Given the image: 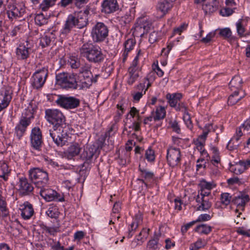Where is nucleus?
I'll use <instances>...</instances> for the list:
<instances>
[{
  "mask_svg": "<svg viewBox=\"0 0 250 250\" xmlns=\"http://www.w3.org/2000/svg\"><path fill=\"white\" fill-rule=\"evenodd\" d=\"M45 119L52 127L49 129V135L58 146H62L66 142L67 134L63 131L65 118L59 109L49 108L45 110Z\"/></svg>",
  "mask_w": 250,
  "mask_h": 250,
  "instance_id": "nucleus-1",
  "label": "nucleus"
},
{
  "mask_svg": "<svg viewBox=\"0 0 250 250\" xmlns=\"http://www.w3.org/2000/svg\"><path fill=\"white\" fill-rule=\"evenodd\" d=\"M88 22L87 15L82 12L76 14H70L67 17L65 23L60 33V40L61 42L68 38L74 27L82 28L85 26Z\"/></svg>",
  "mask_w": 250,
  "mask_h": 250,
  "instance_id": "nucleus-2",
  "label": "nucleus"
},
{
  "mask_svg": "<svg viewBox=\"0 0 250 250\" xmlns=\"http://www.w3.org/2000/svg\"><path fill=\"white\" fill-rule=\"evenodd\" d=\"M81 56L90 62L99 63L104 61L105 56L101 48L92 43H84L79 49Z\"/></svg>",
  "mask_w": 250,
  "mask_h": 250,
  "instance_id": "nucleus-3",
  "label": "nucleus"
},
{
  "mask_svg": "<svg viewBox=\"0 0 250 250\" xmlns=\"http://www.w3.org/2000/svg\"><path fill=\"white\" fill-rule=\"evenodd\" d=\"M28 173L29 179L36 188L40 189L46 187L48 184L49 178L48 173L46 171L35 167L30 169Z\"/></svg>",
  "mask_w": 250,
  "mask_h": 250,
  "instance_id": "nucleus-4",
  "label": "nucleus"
},
{
  "mask_svg": "<svg viewBox=\"0 0 250 250\" xmlns=\"http://www.w3.org/2000/svg\"><path fill=\"white\" fill-rule=\"evenodd\" d=\"M40 63L37 65V67L38 69L31 78V85L36 89L42 88L43 86L48 73V67L47 63L44 62L43 65L41 66L42 67H40Z\"/></svg>",
  "mask_w": 250,
  "mask_h": 250,
  "instance_id": "nucleus-5",
  "label": "nucleus"
},
{
  "mask_svg": "<svg viewBox=\"0 0 250 250\" xmlns=\"http://www.w3.org/2000/svg\"><path fill=\"white\" fill-rule=\"evenodd\" d=\"M76 75L68 73H60L56 75V84L64 89H76L80 86L77 81Z\"/></svg>",
  "mask_w": 250,
  "mask_h": 250,
  "instance_id": "nucleus-6",
  "label": "nucleus"
},
{
  "mask_svg": "<svg viewBox=\"0 0 250 250\" xmlns=\"http://www.w3.org/2000/svg\"><path fill=\"white\" fill-rule=\"evenodd\" d=\"M108 29L103 22H97L92 28L91 36L94 42H103L108 36Z\"/></svg>",
  "mask_w": 250,
  "mask_h": 250,
  "instance_id": "nucleus-7",
  "label": "nucleus"
},
{
  "mask_svg": "<svg viewBox=\"0 0 250 250\" xmlns=\"http://www.w3.org/2000/svg\"><path fill=\"white\" fill-rule=\"evenodd\" d=\"M60 106L66 109H73L80 106V99L73 97L60 95L56 101Z\"/></svg>",
  "mask_w": 250,
  "mask_h": 250,
  "instance_id": "nucleus-8",
  "label": "nucleus"
},
{
  "mask_svg": "<svg viewBox=\"0 0 250 250\" xmlns=\"http://www.w3.org/2000/svg\"><path fill=\"white\" fill-rule=\"evenodd\" d=\"M151 22L146 18L138 20L133 30V35L137 37H142L150 30Z\"/></svg>",
  "mask_w": 250,
  "mask_h": 250,
  "instance_id": "nucleus-9",
  "label": "nucleus"
},
{
  "mask_svg": "<svg viewBox=\"0 0 250 250\" xmlns=\"http://www.w3.org/2000/svg\"><path fill=\"white\" fill-rule=\"evenodd\" d=\"M30 140L32 148L34 150L41 151L43 140L42 131L39 127H35L32 129Z\"/></svg>",
  "mask_w": 250,
  "mask_h": 250,
  "instance_id": "nucleus-10",
  "label": "nucleus"
},
{
  "mask_svg": "<svg viewBox=\"0 0 250 250\" xmlns=\"http://www.w3.org/2000/svg\"><path fill=\"white\" fill-rule=\"evenodd\" d=\"M13 90L8 86H5L0 91V112L9 105L13 96Z\"/></svg>",
  "mask_w": 250,
  "mask_h": 250,
  "instance_id": "nucleus-11",
  "label": "nucleus"
},
{
  "mask_svg": "<svg viewBox=\"0 0 250 250\" xmlns=\"http://www.w3.org/2000/svg\"><path fill=\"white\" fill-rule=\"evenodd\" d=\"M167 159L168 164L174 167L180 162L181 154L180 149L178 148L170 147L167 149Z\"/></svg>",
  "mask_w": 250,
  "mask_h": 250,
  "instance_id": "nucleus-12",
  "label": "nucleus"
},
{
  "mask_svg": "<svg viewBox=\"0 0 250 250\" xmlns=\"http://www.w3.org/2000/svg\"><path fill=\"white\" fill-rule=\"evenodd\" d=\"M39 193L40 195L46 201H63L64 198L59 194L55 190L46 187L40 188Z\"/></svg>",
  "mask_w": 250,
  "mask_h": 250,
  "instance_id": "nucleus-13",
  "label": "nucleus"
},
{
  "mask_svg": "<svg viewBox=\"0 0 250 250\" xmlns=\"http://www.w3.org/2000/svg\"><path fill=\"white\" fill-rule=\"evenodd\" d=\"M166 98L169 105L176 111H180L184 107V104L181 102V99L182 98V95L180 93H167Z\"/></svg>",
  "mask_w": 250,
  "mask_h": 250,
  "instance_id": "nucleus-14",
  "label": "nucleus"
},
{
  "mask_svg": "<svg viewBox=\"0 0 250 250\" xmlns=\"http://www.w3.org/2000/svg\"><path fill=\"white\" fill-rule=\"evenodd\" d=\"M250 198L248 193L245 191H240L237 195L232 199V203L237 208L244 211L246 205L250 201Z\"/></svg>",
  "mask_w": 250,
  "mask_h": 250,
  "instance_id": "nucleus-15",
  "label": "nucleus"
},
{
  "mask_svg": "<svg viewBox=\"0 0 250 250\" xmlns=\"http://www.w3.org/2000/svg\"><path fill=\"white\" fill-rule=\"evenodd\" d=\"M101 11L105 14L114 13L119 9L117 0H104L101 4Z\"/></svg>",
  "mask_w": 250,
  "mask_h": 250,
  "instance_id": "nucleus-16",
  "label": "nucleus"
},
{
  "mask_svg": "<svg viewBox=\"0 0 250 250\" xmlns=\"http://www.w3.org/2000/svg\"><path fill=\"white\" fill-rule=\"evenodd\" d=\"M18 191L20 195L26 196L30 194L33 190L34 188L29 183L28 180L24 177L20 178L18 183Z\"/></svg>",
  "mask_w": 250,
  "mask_h": 250,
  "instance_id": "nucleus-17",
  "label": "nucleus"
},
{
  "mask_svg": "<svg viewBox=\"0 0 250 250\" xmlns=\"http://www.w3.org/2000/svg\"><path fill=\"white\" fill-rule=\"evenodd\" d=\"M19 210L21 211V215L24 220L29 219L34 213L33 205L27 201L20 205Z\"/></svg>",
  "mask_w": 250,
  "mask_h": 250,
  "instance_id": "nucleus-18",
  "label": "nucleus"
},
{
  "mask_svg": "<svg viewBox=\"0 0 250 250\" xmlns=\"http://www.w3.org/2000/svg\"><path fill=\"white\" fill-rule=\"evenodd\" d=\"M139 170L140 171V176L141 178L139 180L146 185H147V183L151 182L154 180V173L147 168L142 167L141 164L139 166Z\"/></svg>",
  "mask_w": 250,
  "mask_h": 250,
  "instance_id": "nucleus-19",
  "label": "nucleus"
},
{
  "mask_svg": "<svg viewBox=\"0 0 250 250\" xmlns=\"http://www.w3.org/2000/svg\"><path fill=\"white\" fill-rule=\"evenodd\" d=\"M35 111V107L32 106L31 104H30L22 113L20 120L29 125L31 121L34 118V114Z\"/></svg>",
  "mask_w": 250,
  "mask_h": 250,
  "instance_id": "nucleus-20",
  "label": "nucleus"
},
{
  "mask_svg": "<svg viewBox=\"0 0 250 250\" xmlns=\"http://www.w3.org/2000/svg\"><path fill=\"white\" fill-rule=\"evenodd\" d=\"M97 148L94 146H91L84 148L83 152L81 154V158L87 164L92 162V159L95 156Z\"/></svg>",
  "mask_w": 250,
  "mask_h": 250,
  "instance_id": "nucleus-21",
  "label": "nucleus"
},
{
  "mask_svg": "<svg viewBox=\"0 0 250 250\" xmlns=\"http://www.w3.org/2000/svg\"><path fill=\"white\" fill-rule=\"evenodd\" d=\"M195 200L197 203V208L198 210L206 211L209 209L212 206L209 198H203V197L196 196Z\"/></svg>",
  "mask_w": 250,
  "mask_h": 250,
  "instance_id": "nucleus-22",
  "label": "nucleus"
},
{
  "mask_svg": "<svg viewBox=\"0 0 250 250\" xmlns=\"http://www.w3.org/2000/svg\"><path fill=\"white\" fill-rule=\"evenodd\" d=\"M56 39L55 33L48 32L40 38V44L42 48L50 45L51 43H54Z\"/></svg>",
  "mask_w": 250,
  "mask_h": 250,
  "instance_id": "nucleus-23",
  "label": "nucleus"
},
{
  "mask_svg": "<svg viewBox=\"0 0 250 250\" xmlns=\"http://www.w3.org/2000/svg\"><path fill=\"white\" fill-rule=\"evenodd\" d=\"M153 116V120L155 122H159L164 119L166 115V110L165 107L162 106L156 107L155 111L151 112Z\"/></svg>",
  "mask_w": 250,
  "mask_h": 250,
  "instance_id": "nucleus-24",
  "label": "nucleus"
},
{
  "mask_svg": "<svg viewBox=\"0 0 250 250\" xmlns=\"http://www.w3.org/2000/svg\"><path fill=\"white\" fill-rule=\"evenodd\" d=\"M30 51L24 45L20 44L16 49V55L19 60H26L29 57Z\"/></svg>",
  "mask_w": 250,
  "mask_h": 250,
  "instance_id": "nucleus-25",
  "label": "nucleus"
},
{
  "mask_svg": "<svg viewBox=\"0 0 250 250\" xmlns=\"http://www.w3.org/2000/svg\"><path fill=\"white\" fill-rule=\"evenodd\" d=\"M28 125H29L20 120L17 124L15 128V134L19 140L23 136Z\"/></svg>",
  "mask_w": 250,
  "mask_h": 250,
  "instance_id": "nucleus-26",
  "label": "nucleus"
},
{
  "mask_svg": "<svg viewBox=\"0 0 250 250\" xmlns=\"http://www.w3.org/2000/svg\"><path fill=\"white\" fill-rule=\"evenodd\" d=\"M172 2L168 0H160L158 2L157 8L163 14H165L172 7Z\"/></svg>",
  "mask_w": 250,
  "mask_h": 250,
  "instance_id": "nucleus-27",
  "label": "nucleus"
},
{
  "mask_svg": "<svg viewBox=\"0 0 250 250\" xmlns=\"http://www.w3.org/2000/svg\"><path fill=\"white\" fill-rule=\"evenodd\" d=\"M242 79L239 76H235L229 82V86L231 90L239 91L241 87Z\"/></svg>",
  "mask_w": 250,
  "mask_h": 250,
  "instance_id": "nucleus-28",
  "label": "nucleus"
},
{
  "mask_svg": "<svg viewBox=\"0 0 250 250\" xmlns=\"http://www.w3.org/2000/svg\"><path fill=\"white\" fill-rule=\"evenodd\" d=\"M218 6L217 0H213L212 3L203 4L202 9L206 14L212 13L217 10Z\"/></svg>",
  "mask_w": 250,
  "mask_h": 250,
  "instance_id": "nucleus-29",
  "label": "nucleus"
},
{
  "mask_svg": "<svg viewBox=\"0 0 250 250\" xmlns=\"http://www.w3.org/2000/svg\"><path fill=\"white\" fill-rule=\"evenodd\" d=\"M81 147L77 143H75L71 145L67 150V157L69 159H72L73 157L78 155L80 152Z\"/></svg>",
  "mask_w": 250,
  "mask_h": 250,
  "instance_id": "nucleus-30",
  "label": "nucleus"
},
{
  "mask_svg": "<svg viewBox=\"0 0 250 250\" xmlns=\"http://www.w3.org/2000/svg\"><path fill=\"white\" fill-rule=\"evenodd\" d=\"M10 169L7 164L4 161H0V177L7 181Z\"/></svg>",
  "mask_w": 250,
  "mask_h": 250,
  "instance_id": "nucleus-31",
  "label": "nucleus"
},
{
  "mask_svg": "<svg viewBox=\"0 0 250 250\" xmlns=\"http://www.w3.org/2000/svg\"><path fill=\"white\" fill-rule=\"evenodd\" d=\"M139 71L128 70V78L127 83L129 85H132L139 77Z\"/></svg>",
  "mask_w": 250,
  "mask_h": 250,
  "instance_id": "nucleus-32",
  "label": "nucleus"
},
{
  "mask_svg": "<svg viewBox=\"0 0 250 250\" xmlns=\"http://www.w3.org/2000/svg\"><path fill=\"white\" fill-rule=\"evenodd\" d=\"M141 222V219L140 216H136V218L132 221L130 227L128 229V237L129 238L132 237L133 234V231L137 229Z\"/></svg>",
  "mask_w": 250,
  "mask_h": 250,
  "instance_id": "nucleus-33",
  "label": "nucleus"
},
{
  "mask_svg": "<svg viewBox=\"0 0 250 250\" xmlns=\"http://www.w3.org/2000/svg\"><path fill=\"white\" fill-rule=\"evenodd\" d=\"M46 214L51 218H57L59 217L60 212L57 206L51 205L46 211Z\"/></svg>",
  "mask_w": 250,
  "mask_h": 250,
  "instance_id": "nucleus-34",
  "label": "nucleus"
},
{
  "mask_svg": "<svg viewBox=\"0 0 250 250\" xmlns=\"http://www.w3.org/2000/svg\"><path fill=\"white\" fill-rule=\"evenodd\" d=\"M211 227L206 224H201L197 226L195 228V231L200 234H208L211 231Z\"/></svg>",
  "mask_w": 250,
  "mask_h": 250,
  "instance_id": "nucleus-35",
  "label": "nucleus"
},
{
  "mask_svg": "<svg viewBox=\"0 0 250 250\" xmlns=\"http://www.w3.org/2000/svg\"><path fill=\"white\" fill-rule=\"evenodd\" d=\"M239 93V91H234V92L229 96L228 101L229 104L232 105L236 104L244 96V95H243L238 98Z\"/></svg>",
  "mask_w": 250,
  "mask_h": 250,
  "instance_id": "nucleus-36",
  "label": "nucleus"
},
{
  "mask_svg": "<svg viewBox=\"0 0 250 250\" xmlns=\"http://www.w3.org/2000/svg\"><path fill=\"white\" fill-rule=\"evenodd\" d=\"M7 214L6 201L4 197L0 194V216L5 217Z\"/></svg>",
  "mask_w": 250,
  "mask_h": 250,
  "instance_id": "nucleus-37",
  "label": "nucleus"
},
{
  "mask_svg": "<svg viewBox=\"0 0 250 250\" xmlns=\"http://www.w3.org/2000/svg\"><path fill=\"white\" fill-rule=\"evenodd\" d=\"M82 77L84 79V81L82 82V83L85 86L88 87L92 84L93 81V75L90 70L83 74Z\"/></svg>",
  "mask_w": 250,
  "mask_h": 250,
  "instance_id": "nucleus-38",
  "label": "nucleus"
},
{
  "mask_svg": "<svg viewBox=\"0 0 250 250\" xmlns=\"http://www.w3.org/2000/svg\"><path fill=\"white\" fill-rule=\"evenodd\" d=\"M68 62L72 69H77L80 67V59L75 56H70L68 60Z\"/></svg>",
  "mask_w": 250,
  "mask_h": 250,
  "instance_id": "nucleus-39",
  "label": "nucleus"
},
{
  "mask_svg": "<svg viewBox=\"0 0 250 250\" xmlns=\"http://www.w3.org/2000/svg\"><path fill=\"white\" fill-rule=\"evenodd\" d=\"M57 0H43L40 7L42 11H46L50 7L55 5Z\"/></svg>",
  "mask_w": 250,
  "mask_h": 250,
  "instance_id": "nucleus-40",
  "label": "nucleus"
},
{
  "mask_svg": "<svg viewBox=\"0 0 250 250\" xmlns=\"http://www.w3.org/2000/svg\"><path fill=\"white\" fill-rule=\"evenodd\" d=\"M13 9L17 18L21 17L25 12V7L21 4H12Z\"/></svg>",
  "mask_w": 250,
  "mask_h": 250,
  "instance_id": "nucleus-41",
  "label": "nucleus"
},
{
  "mask_svg": "<svg viewBox=\"0 0 250 250\" xmlns=\"http://www.w3.org/2000/svg\"><path fill=\"white\" fill-rule=\"evenodd\" d=\"M145 158L148 162L153 163L155 160V151L149 147L145 151Z\"/></svg>",
  "mask_w": 250,
  "mask_h": 250,
  "instance_id": "nucleus-42",
  "label": "nucleus"
},
{
  "mask_svg": "<svg viewBox=\"0 0 250 250\" xmlns=\"http://www.w3.org/2000/svg\"><path fill=\"white\" fill-rule=\"evenodd\" d=\"M232 196L230 193L228 192L222 193L220 195L221 203L225 206H228L231 201Z\"/></svg>",
  "mask_w": 250,
  "mask_h": 250,
  "instance_id": "nucleus-43",
  "label": "nucleus"
},
{
  "mask_svg": "<svg viewBox=\"0 0 250 250\" xmlns=\"http://www.w3.org/2000/svg\"><path fill=\"white\" fill-rule=\"evenodd\" d=\"M160 245L158 243V239L154 238L149 240L146 246V250H157Z\"/></svg>",
  "mask_w": 250,
  "mask_h": 250,
  "instance_id": "nucleus-44",
  "label": "nucleus"
},
{
  "mask_svg": "<svg viewBox=\"0 0 250 250\" xmlns=\"http://www.w3.org/2000/svg\"><path fill=\"white\" fill-rule=\"evenodd\" d=\"M152 83L153 82L147 81L144 79L143 82L140 83L137 85V88L138 90H142L144 91V93H146L149 87L151 86Z\"/></svg>",
  "mask_w": 250,
  "mask_h": 250,
  "instance_id": "nucleus-45",
  "label": "nucleus"
},
{
  "mask_svg": "<svg viewBox=\"0 0 250 250\" xmlns=\"http://www.w3.org/2000/svg\"><path fill=\"white\" fill-rule=\"evenodd\" d=\"M206 243L204 240L198 239L196 242L190 245L189 248L190 250H198L203 248L206 245Z\"/></svg>",
  "mask_w": 250,
  "mask_h": 250,
  "instance_id": "nucleus-46",
  "label": "nucleus"
},
{
  "mask_svg": "<svg viewBox=\"0 0 250 250\" xmlns=\"http://www.w3.org/2000/svg\"><path fill=\"white\" fill-rule=\"evenodd\" d=\"M230 170L236 175L240 174L245 171L240 161L235 165L230 167Z\"/></svg>",
  "mask_w": 250,
  "mask_h": 250,
  "instance_id": "nucleus-47",
  "label": "nucleus"
},
{
  "mask_svg": "<svg viewBox=\"0 0 250 250\" xmlns=\"http://www.w3.org/2000/svg\"><path fill=\"white\" fill-rule=\"evenodd\" d=\"M201 189L207 190H210L215 187V185L212 182H208L205 180L201 181L200 184Z\"/></svg>",
  "mask_w": 250,
  "mask_h": 250,
  "instance_id": "nucleus-48",
  "label": "nucleus"
},
{
  "mask_svg": "<svg viewBox=\"0 0 250 250\" xmlns=\"http://www.w3.org/2000/svg\"><path fill=\"white\" fill-rule=\"evenodd\" d=\"M35 21L37 25L42 26L47 22V20L44 18L43 14H38L35 18Z\"/></svg>",
  "mask_w": 250,
  "mask_h": 250,
  "instance_id": "nucleus-49",
  "label": "nucleus"
},
{
  "mask_svg": "<svg viewBox=\"0 0 250 250\" xmlns=\"http://www.w3.org/2000/svg\"><path fill=\"white\" fill-rule=\"evenodd\" d=\"M51 248L53 250H73L74 247L71 246L68 248L64 249V247L62 246L59 241L54 242L53 244L51 245Z\"/></svg>",
  "mask_w": 250,
  "mask_h": 250,
  "instance_id": "nucleus-50",
  "label": "nucleus"
},
{
  "mask_svg": "<svg viewBox=\"0 0 250 250\" xmlns=\"http://www.w3.org/2000/svg\"><path fill=\"white\" fill-rule=\"evenodd\" d=\"M236 26L237 28V32L240 37H242L244 36V33L245 31V29L243 25H242V20H239L236 23Z\"/></svg>",
  "mask_w": 250,
  "mask_h": 250,
  "instance_id": "nucleus-51",
  "label": "nucleus"
},
{
  "mask_svg": "<svg viewBox=\"0 0 250 250\" xmlns=\"http://www.w3.org/2000/svg\"><path fill=\"white\" fill-rule=\"evenodd\" d=\"M169 125L172 129L173 131L177 133H180L181 131L180 127L178 122L175 120L171 119L169 121Z\"/></svg>",
  "mask_w": 250,
  "mask_h": 250,
  "instance_id": "nucleus-52",
  "label": "nucleus"
},
{
  "mask_svg": "<svg viewBox=\"0 0 250 250\" xmlns=\"http://www.w3.org/2000/svg\"><path fill=\"white\" fill-rule=\"evenodd\" d=\"M219 35L225 39H228L231 36L232 32L229 28H224L219 30Z\"/></svg>",
  "mask_w": 250,
  "mask_h": 250,
  "instance_id": "nucleus-53",
  "label": "nucleus"
},
{
  "mask_svg": "<svg viewBox=\"0 0 250 250\" xmlns=\"http://www.w3.org/2000/svg\"><path fill=\"white\" fill-rule=\"evenodd\" d=\"M135 41L134 39H127L124 43L125 49L128 51L131 50L135 44Z\"/></svg>",
  "mask_w": 250,
  "mask_h": 250,
  "instance_id": "nucleus-54",
  "label": "nucleus"
},
{
  "mask_svg": "<svg viewBox=\"0 0 250 250\" xmlns=\"http://www.w3.org/2000/svg\"><path fill=\"white\" fill-rule=\"evenodd\" d=\"M241 142L239 141H231V139L229 142L227 147L229 150H232L236 149L240 144Z\"/></svg>",
  "mask_w": 250,
  "mask_h": 250,
  "instance_id": "nucleus-55",
  "label": "nucleus"
},
{
  "mask_svg": "<svg viewBox=\"0 0 250 250\" xmlns=\"http://www.w3.org/2000/svg\"><path fill=\"white\" fill-rule=\"evenodd\" d=\"M215 31H212L207 34L206 37L203 38L201 42L204 43H208L210 42L212 39L215 37Z\"/></svg>",
  "mask_w": 250,
  "mask_h": 250,
  "instance_id": "nucleus-56",
  "label": "nucleus"
},
{
  "mask_svg": "<svg viewBox=\"0 0 250 250\" xmlns=\"http://www.w3.org/2000/svg\"><path fill=\"white\" fill-rule=\"evenodd\" d=\"M6 13L8 18L11 20L18 18L16 16V13L14 12V11L13 9L12 5H9L8 6V10H7Z\"/></svg>",
  "mask_w": 250,
  "mask_h": 250,
  "instance_id": "nucleus-57",
  "label": "nucleus"
},
{
  "mask_svg": "<svg viewBox=\"0 0 250 250\" xmlns=\"http://www.w3.org/2000/svg\"><path fill=\"white\" fill-rule=\"evenodd\" d=\"M129 115L132 118H135L136 116H137L138 120L140 121L141 119V116L139 114V111L134 107H132L130 108V110L127 116H128Z\"/></svg>",
  "mask_w": 250,
  "mask_h": 250,
  "instance_id": "nucleus-58",
  "label": "nucleus"
},
{
  "mask_svg": "<svg viewBox=\"0 0 250 250\" xmlns=\"http://www.w3.org/2000/svg\"><path fill=\"white\" fill-rule=\"evenodd\" d=\"M132 128L136 131H139L140 129V125L142 122V118L141 117L140 120H137V116L135 118H133Z\"/></svg>",
  "mask_w": 250,
  "mask_h": 250,
  "instance_id": "nucleus-59",
  "label": "nucleus"
},
{
  "mask_svg": "<svg viewBox=\"0 0 250 250\" xmlns=\"http://www.w3.org/2000/svg\"><path fill=\"white\" fill-rule=\"evenodd\" d=\"M76 0H61V1L58 3V5L61 7L65 8L72 4L73 2L75 5Z\"/></svg>",
  "mask_w": 250,
  "mask_h": 250,
  "instance_id": "nucleus-60",
  "label": "nucleus"
},
{
  "mask_svg": "<svg viewBox=\"0 0 250 250\" xmlns=\"http://www.w3.org/2000/svg\"><path fill=\"white\" fill-rule=\"evenodd\" d=\"M183 120L187 126L190 129H191L193 125L191 121V118L188 113H186L183 116Z\"/></svg>",
  "mask_w": 250,
  "mask_h": 250,
  "instance_id": "nucleus-61",
  "label": "nucleus"
},
{
  "mask_svg": "<svg viewBox=\"0 0 250 250\" xmlns=\"http://www.w3.org/2000/svg\"><path fill=\"white\" fill-rule=\"evenodd\" d=\"M242 127L240 126L239 128L236 129V133L232 138H231V141H239L241 137L243 136V132L241 130Z\"/></svg>",
  "mask_w": 250,
  "mask_h": 250,
  "instance_id": "nucleus-62",
  "label": "nucleus"
},
{
  "mask_svg": "<svg viewBox=\"0 0 250 250\" xmlns=\"http://www.w3.org/2000/svg\"><path fill=\"white\" fill-rule=\"evenodd\" d=\"M42 229L45 232H47L52 235H55L57 232V229L55 227H48L46 226H44L42 227Z\"/></svg>",
  "mask_w": 250,
  "mask_h": 250,
  "instance_id": "nucleus-63",
  "label": "nucleus"
},
{
  "mask_svg": "<svg viewBox=\"0 0 250 250\" xmlns=\"http://www.w3.org/2000/svg\"><path fill=\"white\" fill-rule=\"evenodd\" d=\"M248 134H250V118L248 119L241 126Z\"/></svg>",
  "mask_w": 250,
  "mask_h": 250,
  "instance_id": "nucleus-64",
  "label": "nucleus"
}]
</instances>
